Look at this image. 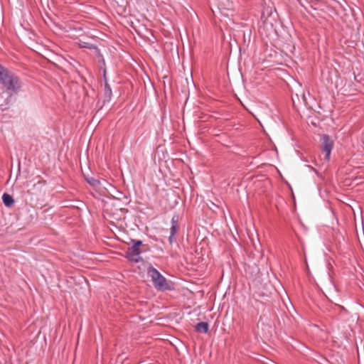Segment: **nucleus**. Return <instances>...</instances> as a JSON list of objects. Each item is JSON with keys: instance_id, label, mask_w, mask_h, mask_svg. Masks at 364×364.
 <instances>
[{"instance_id": "nucleus-13", "label": "nucleus", "mask_w": 364, "mask_h": 364, "mask_svg": "<svg viewBox=\"0 0 364 364\" xmlns=\"http://www.w3.org/2000/svg\"><path fill=\"white\" fill-rule=\"evenodd\" d=\"M314 171L317 173V171L316 169H314Z\"/></svg>"}, {"instance_id": "nucleus-10", "label": "nucleus", "mask_w": 364, "mask_h": 364, "mask_svg": "<svg viewBox=\"0 0 364 364\" xmlns=\"http://www.w3.org/2000/svg\"><path fill=\"white\" fill-rule=\"evenodd\" d=\"M104 94H105L106 99L108 101H110L112 99V91L110 85L107 82V80L105 77Z\"/></svg>"}, {"instance_id": "nucleus-7", "label": "nucleus", "mask_w": 364, "mask_h": 364, "mask_svg": "<svg viewBox=\"0 0 364 364\" xmlns=\"http://www.w3.org/2000/svg\"><path fill=\"white\" fill-rule=\"evenodd\" d=\"M1 198H2L4 205L6 208H10L14 204L15 200H14V198L10 194H9L7 193H4L2 195Z\"/></svg>"}, {"instance_id": "nucleus-3", "label": "nucleus", "mask_w": 364, "mask_h": 364, "mask_svg": "<svg viewBox=\"0 0 364 364\" xmlns=\"http://www.w3.org/2000/svg\"><path fill=\"white\" fill-rule=\"evenodd\" d=\"M147 274L151 277L153 285L158 290L170 289L166 279L154 267L150 266L147 268Z\"/></svg>"}, {"instance_id": "nucleus-4", "label": "nucleus", "mask_w": 364, "mask_h": 364, "mask_svg": "<svg viewBox=\"0 0 364 364\" xmlns=\"http://www.w3.org/2000/svg\"><path fill=\"white\" fill-rule=\"evenodd\" d=\"M321 151L324 154V159L328 162L331 159V151L334 147L333 140L328 134H323L320 138Z\"/></svg>"}, {"instance_id": "nucleus-11", "label": "nucleus", "mask_w": 364, "mask_h": 364, "mask_svg": "<svg viewBox=\"0 0 364 364\" xmlns=\"http://www.w3.org/2000/svg\"><path fill=\"white\" fill-rule=\"evenodd\" d=\"M85 179L87 181V183L93 188H97L100 185V181L92 176H85Z\"/></svg>"}, {"instance_id": "nucleus-8", "label": "nucleus", "mask_w": 364, "mask_h": 364, "mask_svg": "<svg viewBox=\"0 0 364 364\" xmlns=\"http://www.w3.org/2000/svg\"><path fill=\"white\" fill-rule=\"evenodd\" d=\"M76 43L78 45V46L80 48H87V49H90V50L94 49V50H96L97 52H100V50L97 48V46H96L95 45H93L89 42H85L80 39H78Z\"/></svg>"}, {"instance_id": "nucleus-1", "label": "nucleus", "mask_w": 364, "mask_h": 364, "mask_svg": "<svg viewBox=\"0 0 364 364\" xmlns=\"http://www.w3.org/2000/svg\"><path fill=\"white\" fill-rule=\"evenodd\" d=\"M0 84L11 95L18 93L22 87L19 77L0 64Z\"/></svg>"}, {"instance_id": "nucleus-12", "label": "nucleus", "mask_w": 364, "mask_h": 364, "mask_svg": "<svg viewBox=\"0 0 364 364\" xmlns=\"http://www.w3.org/2000/svg\"><path fill=\"white\" fill-rule=\"evenodd\" d=\"M302 100H303L304 102L306 103V97L304 94L302 95Z\"/></svg>"}, {"instance_id": "nucleus-2", "label": "nucleus", "mask_w": 364, "mask_h": 364, "mask_svg": "<svg viewBox=\"0 0 364 364\" xmlns=\"http://www.w3.org/2000/svg\"><path fill=\"white\" fill-rule=\"evenodd\" d=\"M130 242L132 245L129 247L125 252V258L134 263L142 262L141 254L146 252V250L140 248L143 246V242L139 240L131 239Z\"/></svg>"}, {"instance_id": "nucleus-5", "label": "nucleus", "mask_w": 364, "mask_h": 364, "mask_svg": "<svg viewBox=\"0 0 364 364\" xmlns=\"http://www.w3.org/2000/svg\"><path fill=\"white\" fill-rule=\"evenodd\" d=\"M178 220V215L174 214L171 220L170 235L168 237V242L171 245L176 242L175 236L179 228Z\"/></svg>"}, {"instance_id": "nucleus-9", "label": "nucleus", "mask_w": 364, "mask_h": 364, "mask_svg": "<svg viewBox=\"0 0 364 364\" xmlns=\"http://www.w3.org/2000/svg\"><path fill=\"white\" fill-rule=\"evenodd\" d=\"M209 329V324L208 322H199L196 325V331L198 333H207Z\"/></svg>"}, {"instance_id": "nucleus-6", "label": "nucleus", "mask_w": 364, "mask_h": 364, "mask_svg": "<svg viewBox=\"0 0 364 364\" xmlns=\"http://www.w3.org/2000/svg\"><path fill=\"white\" fill-rule=\"evenodd\" d=\"M272 16V9L267 7L264 8L262 11L260 21L262 24V26L266 28H272L273 26L272 22L270 21V17Z\"/></svg>"}]
</instances>
